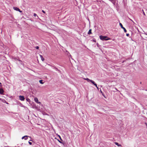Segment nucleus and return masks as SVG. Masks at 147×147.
I'll list each match as a JSON object with an SVG mask.
<instances>
[{"instance_id":"17","label":"nucleus","mask_w":147,"mask_h":147,"mask_svg":"<svg viewBox=\"0 0 147 147\" xmlns=\"http://www.w3.org/2000/svg\"><path fill=\"white\" fill-rule=\"evenodd\" d=\"M42 12H43L44 13H45V12L43 10H42Z\"/></svg>"},{"instance_id":"15","label":"nucleus","mask_w":147,"mask_h":147,"mask_svg":"<svg viewBox=\"0 0 147 147\" xmlns=\"http://www.w3.org/2000/svg\"><path fill=\"white\" fill-rule=\"evenodd\" d=\"M35 48L37 49H39V47L38 46H36L35 47Z\"/></svg>"},{"instance_id":"10","label":"nucleus","mask_w":147,"mask_h":147,"mask_svg":"<svg viewBox=\"0 0 147 147\" xmlns=\"http://www.w3.org/2000/svg\"><path fill=\"white\" fill-rule=\"evenodd\" d=\"M84 80H86L88 82H90V81H91V80H90L88 78H84Z\"/></svg>"},{"instance_id":"1","label":"nucleus","mask_w":147,"mask_h":147,"mask_svg":"<svg viewBox=\"0 0 147 147\" xmlns=\"http://www.w3.org/2000/svg\"><path fill=\"white\" fill-rule=\"evenodd\" d=\"M100 40H107L110 39V38H108V37L107 36H103L102 35H101L100 36Z\"/></svg>"},{"instance_id":"3","label":"nucleus","mask_w":147,"mask_h":147,"mask_svg":"<svg viewBox=\"0 0 147 147\" xmlns=\"http://www.w3.org/2000/svg\"><path fill=\"white\" fill-rule=\"evenodd\" d=\"M13 9L14 10H16V11H19L20 12H22V11H21L20 10V9L19 8H18V7H13Z\"/></svg>"},{"instance_id":"2","label":"nucleus","mask_w":147,"mask_h":147,"mask_svg":"<svg viewBox=\"0 0 147 147\" xmlns=\"http://www.w3.org/2000/svg\"><path fill=\"white\" fill-rule=\"evenodd\" d=\"M34 100L35 101V102H36L37 103L39 104L40 105H41V102L38 101V99L37 98H34Z\"/></svg>"},{"instance_id":"18","label":"nucleus","mask_w":147,"mask_h":147,"mask_svg":"<svg viewBox=\"0 0 147 147\" xmlns=\"http://www.w3.org/2000/svg\"><path fill=\"white\" fill-rule=\"evenodd\" d=\"M59 138H60V140H61V141H62V139H61V137H60Z\"/></svg>"},{"instance_id":"13","label":"nucleus","mask_w":147,"mask_h":147,"mask_svg":"<svg viewBox=\"0 0 147 147\" xmlns=\"http://www.w3.org/2000/svg\"><path fill=\"white\" fill-rule=\"evenodd\" d=\"M39 82L41 84H43L44 83V82H43V80H40L39 81Z\"/></svg>"},{"instance_id":"29","label":"nucleus","mask_w":147,"mask_h":147,"mask_svg":"<svg viewBox=\"0 0 147 147\" xmlns=\"http://www.w3.org/2000/svg\"><path fill=\"white\" fill-rule=\"evenodd\" d=\"M1 99L0 98V100Z\"/></svg>"},{"instance_id":"19","label":"nucleus","mask_w":147,"mask_h":147,"mask_svg":"<svg viewBox=\"0 0 147 147\" xmlns=\"http://www.w3.org/2000/svg\"><path fill=\"white\" fill-rule=\"evenodd\" d=\"M59 138H60V140H61V141H62V139H61V137H60Z\"/></svg>"},{"instance_id":"20","label":"nucleus","mask_w":147,"mask_h":147,"mask_svg":"<svg viewBox=\"0 0 147 147\" xmlns=\"http://www.w3.org/2000/svg\"><path fill=\"white\" fill-rule=\"evenodd\" d=\"M1 83L0 82V86H1Z\"/></svg>"},{"instance_id":"28","label":"nucleus","mask_w":147,"mask_h":147,"mask_svg":"<svg viewBox=\"0 0 147 147\" xmlns=\"http://www.w3.org/2000/svg\"><path fill=\"white\" fill-rule=\"evenodd\" d=\"M141 83H142L141 82H140V84H141Z\"/></svg>"},{"instance_id":"24","label":"nucleus","mask_w":147,"mask_h":147,"mask_svg":"<svg viewBox=\"0 0 147 147\" xmlns=\"http://www.w3.org/2000/svg\"><path fill=\"white\" fill-rule=\"evenodd\" d=\"M30 99H29L28 98V102H29V100H30Z\"/></svg>"},{"instance_id":"11","label":"nucleus","mask_w":147,"mask_h":147,"mask_svg":"<svg viewBox=\"0 0 147 147\" xmlns=\"http://www.w3.org/2000/svg\"><path fill=\"white\" fill-rule=\"evenodd\" d=\"M40 58L41 59V60L42 61H43L44 60V59L43 58V57L42 56V55H40Z\"/></svg>"},{"instance_id":"23","label":"nucleus","mask_w":147,"mask_h":147,"mask_svg":"<svg viewBox=\"0 0 147 147\" xmlns=\"http://www.w3.org/2000/svg\"><path fill=\"white\" fill-rule=\"evenodd\" d=\"M58 141H59V142H60V143H61V142H60V141H59V140H58Z\"/></svg>"},{"instance_id":"14","label":"nucleus","mask_w":147,"mask_h":147,"mask_svg":"<svg viewBox=\"0 0 147 147\" xmlns=\"http://www.w3.org/2000/svg\"><path fill=\"white\" fill-rule=\"evenodd\" d=\"M30 141H32L31 140H30L28 142V143H29V144H30V145H32V143L31 142H30Z\"/></svg>"},{"instance_id":"25","label":"nucleus","mask_w":147,"mask_h":147,"mask_svg":"<svg viewBox=\"0 0 147 147\" xmlns=\"http://www.w3.org/2000/svg\"><path fill=\"white\" fill-rule=\"evenodd\" d=\"M59 136V138H60V137H61L60 136H59H59Z\"/></svg>"},{"instance_id":"7","label":"nucleus","mask_w":147,"mask_h":147,"mask_svg":"<svg viewBox=\"0 0 147 147\" xmlns=\"http://www.w3.org/2000/svg\"><path fill=\"white\" fill-rule=\"evenodd\" d=\"M22 139H23L24 138L25 140H26L28 139V136H24L22 138Z\"/></svg>"},{"instance_id":"5","label":"nucleus","mask_w":147,"mask_h":147,"mask_svg":"<svg viewBox=\"0 0 147 147\" xmlns=\"http://www.w3.org/2000/svg\"><path fill=\"white\" fill-rule=\"evenodd\" d=\"M90 82L93 84L98 89V87L97 86V85L96 83H95V82L92 80H91Z\"/></svg>"},{"instance_id":"16","label":"nucleus","mask_w":147,"mask_h":147,"mask_svg":"<svg viewBox=\"0 0 147 147\" xmlns=\"http://www.w3.org/2000/svg\"><path fill=\"white\" fill-rule=\"evenodd\" d=\"M34 16H35V17H36V16H37V15L36 14V13H34Z\"/></svg>"},{"instance_id":"8","label":"nucleus","mask_w":147,"mask_h":147,"mask_svg":"<svg viewBox=\"0 0 147 147\" xmlns=\"http://www.w3.org/2000/svg\"><path fill=\"white\" fill-rule=\"evenodd\" d=\"M115 144L117 146H121V144H119V143L117 142H115Z\"/></svg>"},{"instance_id":"9","label":"nucleus","mask_w":147,"mask_h":147,"mask_svg":"<svg viewBox=\"0 0 147 147\" xmlns=\"http://www.w3.org/2000/svg\"><path fill=\"white\" fill-rule=\"evenodd\" d=\"M3 92L4 91L3 89L0 88V94H3Z\"/></svg>"},{"instance_id":"27","label":"nucleus","mask_w":147,"mask_h":147,"mask_svg":"<svg viewBox=\"0 0 147 147\" xmlns=\"http://www.w3.org/2000/svg\"><path fill=\"white\" fill-rule=\"evenodd\" d=\"M146 125L147 126V123H146Z\"/></svg>"},{"instance_id":"4","label":"nucleus","mask_w":147,"mask_h":147,"mask_svg":"<svg viewBox=\"0 0 147 147\" xmlns=\"http://www.w3.org/2000/svg\"><path fill=\"white\" fill-rule=\"evenodd\" d=\"M119 25L121 26V27L124 30V31L125 32H127V30L124 27H123L122 24L121 23H120Z\"/></svg>"},{"instance_id":"6","label":"nucleus","mask_w":147,"mask_h":147,"mask_svg":"<svg viewBox=\"0 0 147 147\" xmlns=\"http://www.w3.org/2000/svg\"><path fill=\"white\" fill-rule=\"evenodd\" d=\"M19 99L21 100H24V98L23 96H19Z\"/></svg>"},{"instance_id":"12","label":"nucleus","mask_w":147,"mask_h":147,"mask_svg":"<svg viewBox=\"0 0 147 147\" xmlns=\"http://www.w3.org/2000/svg\"><path fill=\"white\" fill-rule=\"evenodd\" d=\"M92 30L91 29H90L88 31V34H90L92 33L91 32Z\"/></svg>"},{"instance_id":"21","label":"nucleus","mask_w":147,"mask_h":147,"mask_svg":"<svg viewBox=\"0 0 147 147\" xmlns=\"http://www.w3.org/2000/svg\"><path fill=\"white\" fill-rule=\"evenodd\" d=\"M26 100L28 101V98H26Z\"/></svg>"},{"instance_id":"26","label":"nucleus","mask_w":147,"mask_h":147,"mask_svg":"<svg viewBox=\"0 0 147 147\" xmlns=\"http://www.w3.org/2000/svg\"><path fill=\"white\" fill-rule=\"evenodd\" d=\"M144 15H145V13H144Z\"/></svg>"},{"instance_id":"22","label":"nucleus","mask_w":147,"mask_h":147,"mask_svg":"<svg viewBox=\"0 0 147 147\" xmlns=\"http://www.w3.org/2000/svg\"><path fill=\"white\" fill-rule=\"evenodd\" d=\"M126 35H127V36H128V35H129V34H126Z\"/></svg>"}]
</instances>
